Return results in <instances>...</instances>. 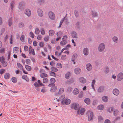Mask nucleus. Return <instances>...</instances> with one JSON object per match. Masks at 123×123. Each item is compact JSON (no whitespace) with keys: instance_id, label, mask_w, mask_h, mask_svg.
Returning a JSON list of instances; mask_svg holds the SVG:
<instances>
[{"instance_id":"f257e3e1","label":"nucleus","mask_w":123,"mask_h":123,"mask_svg":"<svg viewBox=\"0 0 123 123\" xmlns=\"http://www.w3.org/2000/svg\"><path fill=\"white\" fill-rule=\"evenodd\" d=\"M86 115L88 117V121H92L93 120L94 117V113L90 110L87 111Z\"/></svg>"},{"instance_id":"f03ea898","label":"nucleus","mask_w":123,"mask_h":123,"mask_svg":"<svg viewBox=\"0 0 123 123\" xmlns=\"http://www.w3.org/2000/svg\"><path fill=\"white\" fill-rule=\"evenodd\" d=\"M105 48V45L103 43H101L99 45L98 50L99 52H102L103 51Z\"/></svg>"},{"instance_id":"7ed1b4c3","label":"nucleus","mask_w":123,"mask_h":123,"mask_svg":"<svg viewBox=\"0 0 123 123\" xmlns=\"http://www.w3.org/2000/svg\"><path fill=\"white\" fill-rule=\"evenodd\" d=\"M71 102V100L68 99H67L63 100L62 102V103L63 105H68Z\"/></svg>"},{"instance_id":"20e7f679","label":"nucleus","mask_w":123,"mask_h":123,"mask_svg":"<svg viewBox=\"0 0 123 123\" xmlns=\"http://www.w3.org/2000/svg\"><path fill=\"white\" fill-rule=\"evenodd\" d=\"M79 105L77 103H74L72 104L71 106L72 109L77 110L79 108Z\"/></svg>"},{"instance_id":"39448f33","label":"nucleus","mask_w":123,"mask_h":123,"mask_svg":"<svg viewBox=\"0 0 123 123\" xmlns=\"http://www.w3.org/2000/svg\"><path fill=\"white\" fill-rule=\"evenodd\" d=\"M25 6V3L23 1L19 3L18 6V8L21 10H22L24 8Z\"/></svg>"},{"instance_id":"423d86ee","label":"nucleus","mask_w":123,"mask_h":123,"mask_svg":"<svg viewBox=\"0 0 123 123\" xmlns=\"http://www.w3.org/2000/svg\"><path fill=\"white\" fill-rule=\"evenodd\" d=\"M49 18L51 20H54L55 19V16L54 13L52 12H49Z\"/></svg>"},{"instance_id":"0eeeda50","label":"nucleus","mask_w":123,"mask_h":123,"mask_svg":"<svg viewBox=\"0 0 123 123\" xmlns=\"http://www.w3.org/2000/svg\"><path fill=\"white\" fill-rule=\"evenodd\" d=\"M85 111V109L84 108H82L80 110H78L77 111V115L81 114L83 115Z\"/></svg>"},{"instance_id":"6e6552de","label":"nucleus","mask_w":123,"mask_h":123,"mask_svg":"<svg viewBox=\"0 0 123 123\" xmlns=\"http://www.w3.org/2000/svg\"><path fill=\"white\" fill-rule=\"evenodd\" d=\"M24 13L27 16L29 17L31 14V12L30 10L28 9H26L24 11Z\"/></svg>"},{"instance_id":"1a4fd4ad","label":"nucleus","mask_w":123,"mask_h":123,"mask_svg":"<svg viewBox=\"0 0 123 123\" xmlns=\"http://www.w3.org/2000/svg\"><path fill=\"white\" fill-rule=\"evenodd\" d=\"M17 65L18 67L20 69L22 70L23 73L25 74H27L28 73L25 71L23 69V67L22 65L19 63H17Z\"/></svg>"},{"instance_id":"9d476101","label":"nucleus","mask_w":123,"mask_h":123,"mask_svg":"<svg viewBox=\"0 0 123 123\" xmlns=\"http://www.w3.org/2000/svg\"><path fill=\"white\" fill-rule=\"evenodd\" d=\"M123 78V73H120L118 74L117 76V80L118 81L121 80Z\"/></svg>"},{"instance_id":"9b49d317","label":"nucleus","mask_w":123,"mask_h":123,"mask_svg":"<svg viewBox=\"0 0 123 123\" xmlns=\"http://www.w3.org/2000/svg\"><path fill=\"white\" fill-rule=\"evenodd\" d=\"M79 81L80 83L83 84L86 83V80L83 77H81L79 79Z\"/></svg>"},{"instance_id":"f8f14e48","label":"nucleus","mask_w":123,"mask_h":123,"mask_svg":"<svg viewBox=\"0 0 123 123\" xmlns=\"http://www.w3.org/2000/svg\"><path fill=\"white\" fill-rule=\"evenodd\" d=\"M29 52L30 54H32L34 55L35 54L34 49H33L32 47L31 46L29 47Z\"/></svg>"},{"instance_id":"ddd939ff","label":"nucleus","mask_w":123,"mask_h":123,"mask_svg":"<svg viewBox=\"0 0 123 123\" xmlns=\"http://www.w3.org/2000/svg\"><path fill=\"white\" fill-rule=\"evenodd\" d=\"M81 70L80 68H76L74 70V73L76 74H78L80 72Z\"/></svg>"},{"instance_id":"4468645a","label":"nucleus","mask_w":123,"mask_h":123,"mask_svg":"<svg viewBox=\"0 0 123 123\" xmlns=\"http://www.w3.org/2000/svg\"><path fill=\"white\" fill-rule=\"evenodd\" d=\"M113 93L114 95L117 96L119 94V91L117 89H114L113 90Z\"/></svg>"},{"instance_id":"2eb2a0df","label":"nucleus","mask_w":123,"mask_h":123,"mask_svg":"<svg viewBox=\"0 0 123 123\" xmlns=\"http://www.w3.org/2000/svg\"><path fill=\"white\" fill-rule=\"evenodd\" d=\"M104 87L103 86H101L98 88L97 91L99 93L102 92L104 90Z\"/></svg>"},{"instance_id":"dca6fc26","label":"nucleus","mask_w":123,"mask_h":123,"mask_svg":"<svg viewBox=\"0 0 123 123\" xmlns=\"http://www.w3.org/2000/svg\"><path fill=\"white\" fill-rule=\"evenodd\" d=\"M37 12L38 14L40 17H42L43 15V11L40 9H37Z\"/></svg>"},{"instance_id":"f3484780","label":"nucleus","mask_w":123,"mask_h":123,"mask_svg":"<svg viewBox=\"0 0 123 123\" xmlns=\"http://www.w3.org/2000/svg\"><path fill=\"white\" fill-rule=\"evenodd\" d=\"M86 68L88 70L90 71L92 68V66L91 64L88 63L86 65Z\"/></svg>"},{"instance_id":"a211bd4d","label":"nucleus","mask_w":123,"mask_h":123,"mask_svg":"<svg viewBox=\"0 0 123 123\" xmlns=\"http://www.w3.org/2000/svg\"><path fill=\"white\" fill-rule=\"evenodd\" d=\"M83 53L85 55H87L89 53L88 50L87 48H85L83 50Z\"/></svg>"},{"instance_id":"6ab92c4d","label":"nucleus","mask_w":123,"mask_h":123,"mask_svg":"<svg viewBox=\"0 0 123 123\" xmlns=\"http://www.w3.org/2000/svg\"><path fill=\"white\" fill-rule=\"evenodd\" d=\"M15 3V2L14 1H12L11 2L10 5L11 11H12Z\"/></svg>"},{"instance_id":"aec40b11","label":"nucleus","mask_w":123,"mask_h":123,"mask_svg":"<svg viewBox=\"0 0 123 123\" xmlns=\"http://www.w3.org/2000/svg\"><path fill=\"white\" fill-rule=\"evenodd\" d=\"M71 35L73 38H77L78 37L77 35L76 32L73 31L71 32Z\"/></svg>"},{"instance_id":"412c9836","label":"nucleus","mask_w":123,"mask_h":123,"mask_svg":"<svg viewBox=\"0 0 123 123\" xmlns=\"http://www.w3.org/2000/svg\"><path fill=\"white\" fill-rule=\"evenodd\" d=\"M77 55L75 53L73 54L72 57V61H75L77 57Z\"/></svg>"},{"instance_id":"4be33fe9","label":"nucleus","mask_w":123,"mask_h":123,"mask_svg":"<svg viewBox=\"0 0 123 123\" xmlns=\"http://www.w3.org/2000/svg\"><path fill=\"white\" fill-rule=\"evenodd\" d=\"M98 122L99 123H101L103 121V119L102 117L100 115L98 117Z\"/></svg>"},{"instance_id":"5701e85b","label":"nucleus","mask_w":123,"mask_h":123,"mask_svg":"<svg viewBox=\"0 0 123 123\" xmlns=\"http://www.w3.org/2000/svg\"><path fill=\"white\" fill-rule=\"evenodd\" d=\"M19 49L18 47H15L13 48V52L14 53H18L19 51Z\"/></svg>"},{"instance_id":"b1692460","label":"nucleus","mask_w":123,"mask_h":123,"mask_svg":"<svg viewBox=\"0 0 123 123\" xmlns=\"http://www.w3.org/2000/svg\"><path fill=\"white\" fill-rule=\"evenodd\" d=\"M91 15L92 17H95L98 16V14L96 11H93L92 12Z\"/></svg>"},{"instance_id":"393cba45","label":"nucleus","mask_w":123,"mask_h":123,"mask_svg":"<svg viewBox=\"0 0 123 123\" xmlns=\"http://www.w3.org/2000/svg\"><path fill=\"white\" fill-rule=\"evenodd\" d=\"M57 88V87L56 86H53L51 88L50 91L51 92H54Z\"/></svg>"},{"instance_id":"a878e982","label":"nucleus","mask_w":123,"mask_h":123,"mask_svg":"<svg viewBox=\"0 0 123 123\" xmlns=\"http://www.w3.org/2000/svg\"><path fill=\"white\" fill-rule=\"evenodd\" d=\"M112 39L113 41L115 43H117L118 41V38L117 37L115 36H114L113 37Z\"/></svg>"},{"instance_id":"bb28decb","label":"nucleus","mask_w":123,"mask_h":123,"mask_svg":"<svg viewBox=\"0 0 123 123\" xmlns=\"http://www.w3.org/2000/svg\"><path fill=\"white\" fill-rule=\"evenodd\" d=\"M84 102L87 104L89 105L90 103L91 100L89 98H86L84 99Z\"/></svg>"},{"instance_id":"cd10ccee","label":"nucleus","mask_w":123,"mask_h":123,"mask_svg":"<svg viewBox=\"0 0 123 123\" xmlns=\"http://www.w3.org/2000/svg\"><path fill=\"white\" fill-rule=\"evenodd\" d=\"M102 101L104 102H106L108 101V98L107 96H103L102 98Z\"/></svg>"},{"instance_id":"c85d7f7f","label":"nucleus","mask_w":123,"mask_h":123,"mask_svg":"<svg viewBox=\"0 0 123 123\" xmlns=\"http://www.w3.org/2000/svg\"><path fill=\"white\" fill-rule=\"evenodd\" d=\"M49 33L50 36H52L54 34L55 32L54 30H51L49 31Z\"/></svg>"},{"instance_id":"c756f323","label":"nucleus","mask_w":123,"mask_h":123,"mask_svg":"<svg viewBox=\"0 0 123 123\" xmlns=\"http://www.w3.org/2000/svg\"><path fill=\"white\" fill-rule=\"evenodd\" d=\"M25 67L26 69L28 71H30L31 70V67L27 65H26Z\"/></svg>"},{"instance_id":"7c9ffc66","label":"nucleus","mask_w":123,"mask_h":123,"mask_svg":"<svg viewBox=\"0 0 123 123\" xmlns=\"http://www.w3.org/2000/svg\"><path fill=\"white\" fill-rule=\"evenodd\" d=\"M79 92L78 89L77 88L73 90V93L74 94L76 95L78 94Z\"/></svg>"},{"instance_id":"2f4dec72","label":"nucleus","mask_w":123,"mask_h":123,"mask_svg":"<svg viewBox=\"0 0 123 123\" xmlns=\"http://www.w3.org/2000/svg\"><path fill=\"white\" fill-rule=\"evenodd\" d=\"M96 81L95 80H92V82L91 84V86L92 88L94 91L95 90V89L94 85L95 84Z\"/></svg>"},{"instance_id":"473e14b6","label":"nucleus","mask_w":123,"mask_h":123,"mask_svg":"<svg viewBox=\"0 0 123 123\" xmlns=\"http://www.w3.org/2000/svg\"><path fill=\"white\" fill-rule=\"evenodd\" d=\"M11 81L13 83H15L17 82V79L16 77H13L12 78Z\"/></svg>"},{"instance_id":"72a5a7b5","label":"nucleus","mask_w":123,"mask_h":123,"mask_svg":"<svg viewBox=\"0 0 123 123\" xmlns=\"http://www.w3.org/2000/svg\"><path fill=\"white\" fill-rule=\"evenodd\" d=\"M70 75V72H68L65 74V78L66 79H68L69 78Z\"/></svg>"},{"instance_id":"f704fd0d","label":"nucleus","mask_w":123,"mask_h":123,"mask_svg":"<svg viewBox=\"0 0 123 123\" xmlns=\"http://www.w3.org/2000/svg\"><path fill=\"white\" fill-rule=\"evenodd\" d=\"M22 78L23 79L25 80L27 82H28L29 81V79L27 75H23L22 76Z\"/></svg>"},{"instance_id":"c9c22d12","label":"nucleus","mask_w":123,"mask_h":123,"mask_svg":"<svg viewBox=\"0 0 123 123\" xmlns=\"http://www.w3.org/2000/svg\"><path fill=\"white\" fill-rule=\"evenodd\" d=\"M40 77L42 78L47 77L48 76L47 74L45 73H41L40 74Z\"/></svg>"},{"instance_id":"e433bc0d","label":"nucleus","mask_w":123,"mask_h":123,"mask_svg":"<svg viewBox=\"0 0 123 123\" xmlns=\"http://www.w3.org/2000/svg\"><path fill=\"white\" fill-rule=\"evenodd\" d=\"M10 74L9 73H6L4 75V78L6 79H8L9 78Z\"/></svg>"},{"instance_id":"4c0bfd02","label":"nucleus","mask_w":123,"mask_h":123,"mask_svg":"<svg viewBox=\"0 0 123 123\" xmlns=\"http://www.w3.org/2000/svg\"><path fill=\"white\" fill-rule=\"evenodd\" d=\"M114 110V108L113 107H111L107 109V111L111 113Z\"/></svg>"},{"instance_id":"58836bf2","label":"nucleus","mask_w":123,"mask_h":123,"mask_svg":"<svg viewBox=\"0 0 123 123\" xmlns=\"http://www.w3.org/2000/svg\"><path fill=\"white\" fill-rule=\"evenodd\" d=\"M50 81L51 84H53L55 82V80L54 78H52L50 79Z\"/></svg>"},{"instance_id":"ea45409f","label":"nucleus","mask_w":123,"mask_h":123,"mask_svg":"<svg viewBox=\"0 0 123 123\" xmlns=\"http://www.w3.org/2000/svg\"><path fill=\"white\" fill-rule=\"evenodd\" d=\"M67 43V41L62 40L60 43V44L62 46L65 45Z\"/></svg>"},{"instance_id":"a19ab883","label":"nucleus","mask_w":123,"mask_h":123,"mask_svg":"<svg viewBox=\"0 0 123 123\" xmlns=\"http://www.w3.org/2000/svg\"><path fill=\"white\" fill-rule=\"evenodd\" d=\"M53 102L56 104H58L59 101H60L59 99H57L56 98H54L53 100Z\"/></svg>"},{"instance_id":"79ce46f5","label":"nucleus","mask_w":123,"mask_h":123,"mask_svg":"<svg viewBox=\"0 0 123 123\" xmlns=\"http://www.w3.org/2000/svg\"><path fill=\"white\" fill-rule=\"evenodd\" d=\"M51 70L54 72H56L58 71L57 69L55 67H52L51 68Z\"/></svg>"},{"instance_id":"37998d69","label":"nucleus","mask_w":123,"mask_h":123,"mask_svg":"<svg viewBox=\"0 0 123 123\" xmlns=\"http://www.w3.org/2000/svg\"><path fill=\"white\" fill-rule=\"evenodd\" d=\"M118 112L119 111L117 109H115L114 111L113 114L114 116H116L118 114Z\"/></svg>"},{"instance_id":"c03bdc74","label":"nucleus","mask_w":123,"mask_h":123,"mask_svg":"<svg viewBox=\"0 0 123 123\" xmlns=\"http://www.w3.org/2000/svg\"><path fill=\"white\" fill-rule=\"evenodd\" d=\"M104 108V106L102 105H99L98 107V109L100 110H103Z\"/></svg>"},{"instance_id":"a18cd8bd","label":"nucleus","mask_w":123,"mask_h":123,"mask_svg":"<svg viewBox=\"0 0 123 123\" xmlns=\"http://www.w3.org/2000/svg\"><path fill=\"white\" fill-rule=\"evenodd\" d=\"M18 26L19 28H22L24 27V25L23 23L20 22L19 23Z\"/></svg>"},{"instance_id":"49530a36","label":"nucleus","mask_w":123,"mask_h":123,"mask_svg":"<svg viewBox=\"0 0 123 123\" xmlns=\"http://www.w3.org/2000/svg\"><path fill=\"white\" fill-rule=\"evenodd\" d=\"M64 89L63 88H61L59 91V94H61L63 93L64 91Z\"/></svg>"},{"instance_id":"de8ad7c7","label":"nucleus","mask_w":123,"mask_h":123,"mask_svg":"<svg viewBox=\"0 0 123 123\" xmlns=\"http://www.w3.org/2000/svg\"><path fill=\"white\" fill-rule=\"evenodd\" d=\"M109 69L107 67H105V68L104 72L105 73H107L109 72Z\"/></svg>"},{"instance_id":"09e8293b","label":"nucleus","mask_w":123,"mask_h":123,"mask_svg":"<svg viewBox=\"0 0 123 123\" xmlns=\"http://www.w3.org/2000/svg\"><path fill=\"white\" fill-rule=\"evenodd\" d=\"M57 68H61L62 67V64L60 63H58L57 64Z\"/></svg>"},{"instance_id":"8fccbe9b","label":"nucleus","mask_w":123,"mask_h":123,"mask_svg":"<svg viewBox=\"0 0 123 123\" xmlns=\"http://www.w3.org/2000/svg\"><path fill=\"white\" fill-rule=\"evenodd\" d=\"M65 95H61L59 98V99L60 101H61L62 100H63V99L65 98Z\"/></svg>"},{"instance_id":"3c124183","label":"nucleus","mask_w":123,"mask_h":123,"mask_svg":"<svg viewBox=\"0 0 123 123\" xmlns=\"http://www.w3.org/2000/svg\"><path fill=\"white\" fill-rule=\"evenodd\" d=\"M12 18H10L8 20V24L9 26H10L12 24Z\"/></svg>"},{"instance_id":"603ef678","label":"nucleus","mask_w":123,"mask_h":123,"mask_svg":"<svg viewBox=\"0 0 123 123\" xmlns=\"http://www.w3.org/2000/svg\"><path fill=\"white\" fill-rule=\"evenodd\" d=\"M62 33H63L62 32L60 31L57 33V35L58 37H61L62 35Z\"/></svg>"},{"instance_id":"864d4df0","label":"nucleus","mask_w":123,"mask_h":123,"mask_svg":"<svg viewBox=\"0 0 123 123\" xmlns=\"http://www.w3.org/2000/svg\"><path fill=\"white\" fill-rule=\"evenodd\" d=\"M9 41L10 44H12L13 43L12 35H11V36L10 37L9 39Z\"/></svg>"},{"instance_id":"5fc2aeb1","label":"nucleus","mask_w":123,"mask_h":123,"mask_svg":"<svg viewBox=\"0 0 123 123\" xmlns=\"http://www.w3.org/2000/svg\"><path fill=\"white\" fill-rule=\"evenodd\" d=\"M35 32L36 34H38L40 32L39 29L37 28H36L35 29Z\"/></svg>"},{"instance_id":"6e6d98bb","label":"nucleus","mask_w":123,"mask_h":123,"mask_svg":"<svg viewBox=\"0 0 123 123\" xmlns=\"http://www.w3.org/2000/svg\"><path fill=\"white\" fill-rule=\"evenodd\" d=\"M43 82L45 83H46L48 81V80L47 78H45L43 79Z\"/></svg>"},{"instance_id":"4d7b16f0","label":"nucleus","mask_w":123,"mask_h":123,"mask_svg":"<svg viewBox=\"0 0 123 123\" xmlns=\"http://www.w3.org/2000/svg\"><path fill=\"white\" fill-rule=\"evenodd\" d=\"M5 61V58L4 57L2 56L0 57V62L1 63Z\"/></svg>"},{"instance_id":"13d9d810","label":"nucleus","mask_w":123,"mask_h":123,"mask_svg":"<svg viewBox=\"0 0 123 123\" xmlns=\"http://www.w3.org/2000/svg\"><path fill=\"white\" fill-rule=\"evenodd\" d=\"M3 66L4 67H6L7 65V62L6 61H5L1 63Z\"/></svg>"},{"instance_id":"bf43d9fd","label":"nucleus","mask_w":123,"mask_h":123,"mask_svg":"<svg viewBox=\"0 0 123 123\" xmlns=\"http://www.w3.org/2000/svg\"><path fill=\"white\" fill-rule=\"evenodd\" d=\"M25 62L28 64L30 65L31 64V61L29 59H28L26 60Z\"/></svg>"},{"instance_id":"052dcab7","label":"nucleus","mask_w":123,"mask_h":123,"mask_svg":"<svg viewBox=\"0 0 123 123\" xmlns=\"http://www.w3.org/2000/svg\"><path fill=\"white\" fill-rule=\"evenodd\" d=\"M65 17H64V18H63V19L62 20H61V21L60 22V25L59 26V28H60L61 27V25H62V23H63V21L64 20V19H65Z\"/></svg>"},{"instance_id":"680f3d73","label":"nucleus","mask_w":123,"mask_h":123,"mask_svg":"<svg viewBox=\"0 0 123 123\" xmlns=\"http://www.w3.org/2000/svg\"><path fill=\"white\" fill-rule=\"evenodd\" d=\"M25 37L24 35H22L20 37V40L21 41L24 42V41Z\"/></svg>"},{"instance_id":"e2e57ef3","label":"nucleus","mask_w":123,"mask_h":123,"mask_svg":"<svg viewBox=\"0 0 123 123\" xmlns=\"http://www.w3.org/2000/svg\"><path fill=\"white\" fill-rule=\"evenodd\" d=\"M46 91V90L45 87H43L41 90V92L43 93L45 92Z\"/></svg>"},{"instance_id":"0e129e2a","label":"nucleus","mask_w":123,"mask_h":123,"mask_svg":"<svg viewBox=\"0 0 123 123\" xmlns=\"http://www.w3.org/2000/svg\"><path fill=\"white\" fill-rule=\"evenodd\" d=\"M50 74V75L52 76H55V73L53 72H51Z\"/></svg>"},{"instance_id":"69168bd1","label":"nucleus","mask_w":123,"mask_h":123,"mask_svg":"<svg viewBox=\"0 0 123 123\" xmlns=\"http://www.w3.org/2000/svg\"><path fill=\"white\" fill-rule=\"evenodd\" d=\"M38 83L39 84V85L40 86H44V85L39 80H38Z\"/></svg>"},{"instance_id":"338daca9","label":"nucleus","mask_w":123,"mask_h":123,"mask_svg":"<svg viewBox=\"0 0 123 123\" xmlns=\"http://www.w3.org/2000/svg\"><path fill=\"white\" fill-rule=\"evenodd\" d=\"M5 49L4 48H2L0 49V53H4L5 52Z\"/></svg>"},{"instance_id":"774afa93","label":"nucleus","mask_w":123,"mask_h":123,"mask_svg":"<svg viewBox=\"0 0 123 123\" xmlns=\"http://www.w3.org/2000/svg\"><path fill=\"white\" fill-rule=\"evenodd\" d=\"M55 54L57 56H59L61 55V53H59L57 51L55 52Z\"/></svg>"}]
</instances>
